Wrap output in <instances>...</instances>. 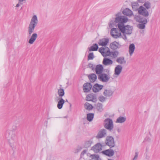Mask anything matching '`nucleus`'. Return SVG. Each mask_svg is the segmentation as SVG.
I'll return each mask as SVG.
<instances>
[{"instance_id": "dca6fc26", "label": "nucleus", "mask_w": 160, "mask_h": 160, "mask_svg": "<svg viewBox=\"0 0 160 160\" xmlns=\"http://www.w3.org/2000/svg\"><path fill=\"white\" fill-rule=\"evenodd\" d=\"M86 100L88 101L95 102L97 100V98L95 95L90 94L87 96Z\"/></svg>"}, {"instance_id": "5701e85b", "label": "nucleus", "mask_w": 160, "mask_h": 160, "mask_svg": "<svg viewBox=\"0 0 160 160\" xmlns=\"http://www.w3.org/2000/svg\"><path fill=\"white\" fill-rule=\"evenodd\" d=\"M89 79L91 82H94L96 80L97 77L94 73H91L88 76Z\"/></svg>"}, {"instance_id": "4468645a", "label": "nucleus", "mask_w": 160, "mask_h": 160, "mask_svg": "<svg viewBox=\"0 0 160 160\" xmlns=\"http://www.w3.org/2000/svg\"><path fill=\"white\" fill-rule=\"evenodd\" d=\"M103 87V85L98 83L95 84L92 87V90L94 92H97L102 89Z\"/></svg>"}, {"instance_id": "6ab92c4d", "label": "nucleus", "mask_w": 160, "mask_h": 160, "mask_svg": "<svg viewBox=\"0 0 160 160\" xmlns=\"http://www.w3.org/2000/svg\"><path fill=\"white\" fill-rule=\"evenodd\" d=\"M102 153L104 154L109 157L112 156L114 154V151L110 148L103 151Z\"/></svg>"}, {"instance_id": "8fccbe9b", "label": "nucleus", "mask_w": 160, "mask_h": 160, "mask_svg": "<svg viewBox=\"0 0 160 160\" xmlns=\"http://www.w3.org/2000/svg\"><path fill=\"white\" fill-rule=\"evenodd\" d=\"M19 0V2H23L25 1L26 0Z\"/></svg>"}, {"instance_id": "4be33fe9", "label": "nucleus", "mask_w": 160, "mask_h": 160, "mask_svg": "<svg viewBox=\"0 0 160 160\" xmlns=\"http://www.w3.org/2000/svg\"><path fill=\"white\" fill-rule=\"evenodd\" d=\"M58 92L59 96L56 97L55 98V100L56 101H58V98H60L59 97L62 98V97L64 96L65 94L64 89L61 88L58 89Z\"/></svg>"}, {"instance_id": "58836bf2", "label": "nucleus", "mask_w": 160, "mask_h": 160, "mask_svg": "<svg viewBox=\"0 0 160 160\" xmlns=\"http://www.w3.org/2000/svg\"><path fill=\"white\" fill-rule=\"evenodd\" d=\"M143 5L148 9H149L151 7V4L150 2L148 1L145 2Z\"/></svg>"}, {"instance_id": "473e14b6", "label": "nucleus", "mask_w": 160, "mask_h": 160, "mask_svg": "<svg viewBox=\"0 0 160 160\" xmlns=\"http://www.w3.org/2000/svg\"><path fill=\"white\" fill-rule=\"evenodd\" d=\"M93 143L92 140H89L85 141L84 143V147L88 148L91 146V145Z\"/></svg>"}, {"instance_id": "c756f323", "label": "nucleus", "mask_w": 160, "mask_h": 160, "mask_svg": "<svg viewBox=\"0 0 160 160\" xmlns=\"http://www.w3.org/2000/svg\"><path fill=\"white\" fill-rule=\"evenodd\" d=\"M119 43L116 42H113L110 45V47L113 50H116L118 47Z\"/></svg>"}, {"instance_id": "0eeeda50", "label": "nucleus", "mask_w": 160, "mask_h": 160, "mask_svg": "<svg viewBox=\"0 0 160 160\" xmlns=\"http://www.w3.org/2000/svg\"><path fill=\"white\" fill-rule=\"evenodd\" d=\"M98 78L101 81L107 82L110 79V77L109 75L102 73L98 76Z\"/></svg>"}, {"instance_id": "c85d7f7f", "label": "nucleus", "mask_w": 160, "mask_h": 160, "mask_svg": "<svg viewBox=\"0 0 160 160\" xmlns=\"http://www.w3.org/2000/svg\"><path fill=\"white\" fill-rule=\"evenodd\" d=\"M132 9L133 11H138L139 8V5L138 2H133L131 3Z\"/></svg>"}, {"instance_id": "ea45409f", "label": "nucleus", "mask_w": 160, "mask_h": 160, "mask_svg": "<svg viewBox=\"0 0 160 160\" xmlns=\"http://www.w3.org/2000/svg\"><path fill=\"white\" fill-rule=\"evenodd\" d=\"M92 158L93 159L95 160H100V158H99V156L98 155H92L91 156Z\"/></svg>"}, {"instance_id": "4c0bfd02", "label": "nucleus", "mask_w": 160, "mask_h": 160, "mask_svg": "<svg viewBox=\"0 0 160 160\" xmlns=\"http://www.w3.org/2000/svg\"><path fill=\"white\" fill-rule=\"evenodd\" d=\"M85 108L87 110H91L93 108L92 106L88 102H86L84 104Z\"/></svg>"}, {"instance_id": "20e7f679", "label": "nucleus", "mask_w": 160, "mask_h": 160, "mask_svg": "<svg viewBox=\"0 0 160 160\" xmlns=\"http://www.w3.org/2000/svg\"><path fill=\"white\" fill-rule=\"evenodd\" d=\"M118 28L122 33L128 35H131L133 30L132 27L128 25L122 26L119 25Z\"/></svg>"}, {"instance_id": "a19ab883", "label": "nucleus", "mask_w": 160, "mask_h": 160, "mask_svg": "<svg viewBox=\"0 0 160 160\" xmlns=\"http://www.w3.org/2000/svg\"><path fill=\"white\" fill-rule=\"evenodd\" d=\"M94 58L93 54V52H90L88 56V60H92Z\"/></svg>"}, {"instance_id": "a18cd8bd", "label": "nucleus", "mask_w": 160, "mask_h": 160, "mask_svg": "<svg viewBox=\"0 0 160 160\" xmlns=\"http://www.w3.org/2000/svg\"><path fill=\"white\" fill-rule=\"evenodd\" d=\"M138 154L137 152H136L135 156H134L133 160H136L137 159L138 157Z\"/></svg>"}, {"instance_id": "f704fd0d", "label": "nucleus", "mask_w": 160, "mask_h": 160, "mask_svg": "<svg viewBox=\"0 0 160 160\" xmlns=\"http://www.w3.org/2000/svg\"><path fill=\"white\" fill-rule=\"evenodd\" d=\"M94 114L93 113H89L87 114V119L89 122L92 121L94 118Z\"/></svg>"}, {"instance_id": "cd10ccee", "label": "nucleus", "mask_w": 160, "mask_h": 160, "mask_svg": "<svg viewBox=\"0 0 160 160\" xmlns=\"http://www.w3.org/2000/svg\"><path fill=\"white\" fill-rule=\"evenodd\" d=\"M135 49V45L133 43L130 44L129 47V54L130 56L132 55Z\"/></svg>"}, {"instance_id": "de8ad7c7", "label": "nucleus", "mask_w": 160, "mask_h": 160, "mask_svg": "<svg viewBox=\"0 0 160 160\" xmlns=\"http://www.w3.org/2000/svg\"><path fill=\"white\" fill-rule=\"evenodd\" d=\"M126 34H124L123 35V39H124V40H126L127 39V37L126 36Z\"/></svg>"}, {"instance_id": "f8f14e48", "label": "nucleus", "mask_w": 160, "mask_h": 160, "mask_svg": "<svg viewBox=\"0 0 160 160\" xmlns=\"http://www.w3.org/2000/svg\"><path fill=\"white\" fill-rule=\"evenodd\" d=\"M92 87V85L90 83H85L83 85V90L84 92H89Z\"/></svg>"}, {"instance_id": "5fc2aeb1", "label": "nucleus", "mask_w": 160, "mask_h": 160, "mask_svg": "<svg viewBox=\"0 0 160 160\" xmlns=\"http://www.w3.org/2000/svg\"><path fill=\"white\" fill-rule=\"evenodd\" d=\"M71 104H70V107H71Z\"/></svg>"}, {"instance_id": "1a4fd4ad", "label": "nucleus", "mask_w": 160, "mask_h": 160, "mask_svg": "<svg viewBox=\"0 0 160 160\" xmlns=\"http://www.w3.org/2000/svg\"><path fill=\"white\" fill-rule=\"evenodd\" d=\"M106 143L110 148L114 147L115 145V143L113 138L112 136H107L106 138Z\"/></svg>"}, {"instance_id": "f257e3e1", "label": "nucleus", "mask_w": 160, "mask_h": 160, "mask_svg": "<svg viewBox=\"0 0 160 160\" xmlns=\"http://www.w3.org/2000/svg\"><path fill=\"white\" fill-rule=\"evenodd\" d=\"M38 23V20L37 16L34 15L32 17L28 27V32L29 35H31L34 31L35 27Z\"/></svg>"}, {"instance_id": "79ce46f5", "label": "nucleus", "mask_w": 160, "mask_h": 160, "mask_svg": "<svg viewBox=\"0 0 160 160\" xmlns=\"http://www.w3.org/2000/svg\"><path fill=\"white\" fill-rule=\"evenodd\" d=\"M99 100L102 102H104L106 100V98L102 96H100L98 98Z\"/></svg>"}, {"instance_id": "9b49d317", "label": "nucleus", "mask_w": 160, "mask_h": 160, "mask_svg": "<svg viewBox=\"0 0 160 160\" xmlns=\"http://www.w3.org/2000/svg\"><path fill=\"white\" fill-rule=\"evenodd\" d=\"M102 145L100 143H98L92 147L91 150H93L95 153H97L102 150Z\"/></svg>"}, {"instance_id": "f03ea898", "label": "nucleus", "mask_w": 160, "mask_h": 160, "mask_svg": "<svg viewBox=\"0 0 160 160\" xmlns=\"http://www.w3.org/2000/svg\"><path fill=\"white\" fill-rule=\"evenodd\" d=\"M128 20L127 17L123 15H122L120 12H118L116 15L115 22L118 23L117 26L118 28L119 25L122 26L124 25V23L126 22Z\"/></svg>"}, {"instance_id": "39448f33", "label": "nucleus", "mask_w": 160, "mask_h": 160, "mask_svg": "<svg viewBox=\"0 0 160 160\" xmlns=\"http://www.w3.org/2000/svg\"><path fill=\"white\" fill-rule=\"evenodd\" d=\"M104 126L105 128L111 131L113 128V124L112 120L109 118L106 119L104 121Z\"/></svg>"}, {"instance_id": "a211bd4d", "label": "nucleus", "mask_w": 160, "mask_h": 160, "mask_svg": "<svg viewBox=\"0 0 160 160\" xmlns=\"http://www.w3.org/2000/svg\"><path fill=\"white\" fill-rule=\"evenodd\" d=\"M107 131L105 129H101L98 132L97 137L98 138H101L105 137L106 135Z\"/></svg>"}, {"instance_id": "c9c22d12", "label": "nucleus", "mask_w": 160, "mask_h": 160, "mask_svg": "<svg viewBox=\"0 0 160 160\" xmlns=\"http://www.w3.org/2000/svg\"><path fill=\"white\" fill-rule=\"evenodd\" d=\"M97 109L99 112H101L103 110V105L102 104L98 103L96 105Z\"/></svg>"}, {"instance_id": "2eb2a0df", "label": "nucleus", "mask_w": 160, "mask_h": 160, "mask_svg": "<svg viewBox=\"0 0 160 160\" xmlns=\"http://www.w3.org/2000/svg\"><path fill=\"white\" fill-rule=\"evenodd\" d=\"M122 69V67L121 65H118L115 68L114 74L117 76H119L121 73Z\"/></svg>"}, {"instance_id": "393cba45", "label": "nucleus", "mask_w": 160, "mask_h": 160, "mask_svg": "<svg viewBox=\"0 0 160 160\" xmlns=\"http://www.w3.org/2000/svg\"><path fill=\"white\" fill-rule=\"evenodd\" d=\"M108 42V39L104 38L100 40L98 42V44L101 46H105L107 45Z\"/></svg>"}, {"instance_id": "ddd939ff", "label": "nucleus", "mask_w": 160, "mask_h": 160, "mask_svg": "<svg viewBox=\"0 0 160 160\" xmlns=\"http://www.w3.org/2000/svg\"><path fill=\"white\" fill-rule=\"evenodd\" d=\"M103 70V67L102 65H97L95 68V71L96 73L98 75H99L102 73Z\"/></svg>"}, {"instance_id": "7c9ffc66", "label": "nucleus", "mask_w": 160, "mask_h": 160, "mask_svg": "<svg viewBox=\"0 0 160 160\" xmlns=\"http://www.w3.org/2000/svg\"><path fill=\"white\" fill-rule=\"evenodd\" d=\"M113 92L110 90H105L103 92V95L106 97H110L113 94Z\"/></svg>"}, {"instance_id": "412c9836", "label": "nucleus", "mask_w": 160, "mask_h": 160, "mask_svg": "<svg viewBox=\"0 0 160 160\" xmlns=\"http://www.w3.org/2000/svg\"><path fill=\"white\" fill-rule=\"evenodd\" d=\"M58 98V101L59 100V101L58 103L57 107L59 109H61L62 108L65 101L62 98Z\"/></svg>"}, {"instance_id": "72a5a7b5", "label": "nucleus", "mask_w": 160, "mask_h": 160, "mask_svg": "<svg viewBox=\"0 0 160 160\" xmlns=\"http://www.w3.org/2000/svg\"><path fill=\"white\" fill-rule=\"evenodd\" d=\"M98 48V45L96 44H94L89 49L90 51H97Z\"/></svg>"}, {"instance_id": "37998d69", "label": "nucleus", "mask_w": 160, "mask_h": 160, "mask_svg": "<svg viewBox=\"0 0 160 160\" xmlns=\"http://www.w3.org/2000/svg\"><path fill=\"white\" fill-rule=\"evenodd\" d=\"M88 66L89 68H91L92 70H93L94 68V66L92 63H89L88 65Z\"/></svg>"}, {"instance_id": "09e8293b", "label": "nucleus", "mask_w": 160, "mask_h": 160, "mask_svg": "<svg viewBox=\"0 0 160 160\" xmlns=\"http://www.w3.org/2000/svg\"><path fill=\"white\" fill-rule=\"evenodd\" d=\"M81 149H82V148H79L78 149H77V152H78L80 151L81 150Z\"/></svg>"}, {"instance_id": "603ef678", "label": "nucleus", "mask_w": 160, "mask_h": 160, "mask_svg": "<svg viewBox=\"0 0 160 160\" xmlns=\"http://www.w3.org/2000/svg\"><path fill=\"white\" fill-rule=\"evenodd\" d=\"M143 32H144V30H142V31L141 32V33H143Z\"/></svg>"}, {"instance_id": "aec40b11", "label": "nucleus", "mask_w": 160, "mask_h": 160, "mask_svg": "<svg viewBox=\"0 0 160 160\" xmlns=\"http://www.w3.org/2000/svg\"><path fill=\"white\" fill-rule=\"evenodd\" d=\"M38 37V34L36 33H33L31 36V37L28 40V43L32 44L36 40Z\"/></svg>"}, {"instance_id": "6e6552de", "label": "nucleus", "mask_w": 160, "mask_h": 160, "mask_svg": "<svg viewBox=\"0 0 160 160\" xmlns=\"http://www.w3.org/2000/svg\"><path fill=\"white\" fill-rule=\"evenodd\" d=\"M107 49L108 50L107 51V56H109L112 59H115L118 58L119 54L118 51L115 50L110 52L108 48H107Z\"/></svg>"}, {"instance_id": "9d476101", "label": "nucleus", "mask_w": 160, "mask_h": 160, "mask_svg": "<svg viewBox=\"0 0 160 160\" xmlns=\"http://www.w3.org/2000/svg\"><path fill=\"white\" fill-rule=\"evenodd\" d=\"M138 12L140 14L145 17H148L149 15V13L148 11L142 6L139 7Z\"/></svg>"}, {"instance_id": "7ed1b4c3", "label": "nucleus", "mask_w": 160, "mask_h": 160, "mask_svg": "<svg viewBox=\"0 0 160 160\" xmlns=\"http://www.w3.org/2000/svg\"><path fill=\"white\" fill-rule=\"evenodd\" d=\"M135 19L137 22L141 23L138 25V28L140 29H144L145 27V25L148 22L146 18L139 15H137L135 16Z\"/></svg>"}, {"instance_id": "2f4dec72", "label": "nucleus", "mask_w": 160, "mask_h": 160, "mask_svg": "<svg viewBox=\"0 0 160 160\" xmlns=\"http://www.w3.org/2000/svg\"><path fill=\"white\" fill-rule=\"evenodd\" d=\"M126 119V118L125 117L120 116L117 119L116 122L122 123L125 122Z\"/></svg>"}, {"instance_id": "f3484780", "label": "nucleus", "mask_w": 160, "mask_h": 160, "mask_svg": "<svg viewBox=\"0 0 160 160\" xmlns=\"http://www.w3.org/2000/svg\"><path fill=\"white\" fill-rule=\"evenodd\" d=\"M116 61L118 63L120 64L121 65L122 64H125L126 63V61L125 59V58L123 56L117 58Z\"/></svg>"}, {"instance_id": "bb28decb", "label": "nucleus", "mask_w": 160, "mask_h": 160, "mask_svg": "<svg viewBox=\"0 0 160 160\" xmlns=\"http://www.w3.org/2000/svg\"><path fill=\"white\" fill-rule=\"evenodd\" d=\"M123 14L127 16H131L133 14L132 12L128 8H126L122 11Z\"/></svg>"}, {"instance_id": "a878e982", "label": "nucleus", "mask_w": 160, "mask_h": 160, "mask_svg": "<svg viewBox=\"0 0 160 160\" xmlns=\"http://www.w3.org/2000/svg\"><path fill=\"white\" fill-rule=\"evenodd\" d=\"M108 50L107 48H105L102 47L99 49V51L101 53L102 55L104 57L107 56V51Z\"/></svg>"}, {"instance_id": "3c124183", "label": "nucleus", "mask_w": 160, "mask_h": 160, "mask_svg": "<svg viewBox=\"0 0 160 160\" xmlns=\"http://www.w3.org/2000/svg\"><path fill=\"white\" fill-rule=\"evenodd\" d=\"M121 131V130L119 128H118V129H117V131L118 132H119Z\"/></svg>"}, {"instance_id": "423d86ee", "label": "nucleus", "mask_w": 160, "mask_h": 160, "mask_svg": "<svg viewBox=\"0 0 160 160\" xmlns=\"http://www.w3.org/2000/svg\"><path fill=\"white\" fill-rule=\"evenodd\" d=\"M121 31L119 28H112L111 31V34L114 38H118L121 36Z\"/></svg>"}, {"instance_id": "c03bdc74", "label": "nucleus", "mask_w": 160, "mask_h": 160, "mask_svg": "<svg viewBox=\"0 0 160 160\" xmlns=\"http://www.w3.org/2000/svg\"><path fill=\"white\" fill-rule=\"evenodd\" d=\"M87 151V150H83L81 152V156L82 157L85 154Z\"/></svg>"}, {"instance_id": "49530a36", "label": "nucleus", "mask_w": 160, "mask_h": 160, "mask_svg": "<svg viewBox=\"0 0 160 160\" xmlns=\"http://www.w3.org/2000/svg\"><path fill=\"white\" fill-rule=\"evenodd\" d=\"M22 4V3H21V2H19L18 3L16 4L15 7L16 8H18L20 6V4Z\"/></svg>"}, {"instance_id": "e433bc0d", "label": "nucleus", "mask_w": 160, "mask_h": 160, "mask_svg": "<svg viewBox=\"0 0 160 160\" xmlns=\"http://www.w3.org/2000/svg\"><path fill=\"white\" fill-rule=\"evenodd\" d=\"M12 139L9 140V141L10 145L11 147L13 146V143L14 142V139H15V135L14 134L12 135V136L11 137Z\"/></svg>"}, {"instance_id": "6e6d98bb", "label": "nucleus", "mask_w": 160, "mask_h": 160, "mask_svg": "<svg viewBox=\"0 0 160 160\" xmlns=\"http://www.w3.org/2000/svg\"><path fill=\"white\" fill-rule=\"evenodd\" d=\"M138 1H140V0H138Z\"/></svg>"}, {"instance_id": "b1692460", "label": "nucleus", "mask_w": 160, "mask_h": 160, "mask_svg": "<svg viewBox=\"0 0 160 160\" xmlns=\"http://www.w3.org/2000/svg\"><path fill=\"white\" fill-rule=\"evenodd\" d=\"M102 63L106 66L111 65L113 63V61L108 58H104L102 61Z\"/></svg>"}, {"instance_id": "864d4df0", "label": "nucleus", "mask_w": 160, "mask_h": 160, "mask_svg": "<svg viewBox=\"0 0 160 160\" xmlns=\"http://www.w3.org/2000/svg\"><path fill=\"white\" fill-rule=\"evenodd\" d=\"M108 160H112L111 159H108Z\"/></svg>"}]
</instances>
